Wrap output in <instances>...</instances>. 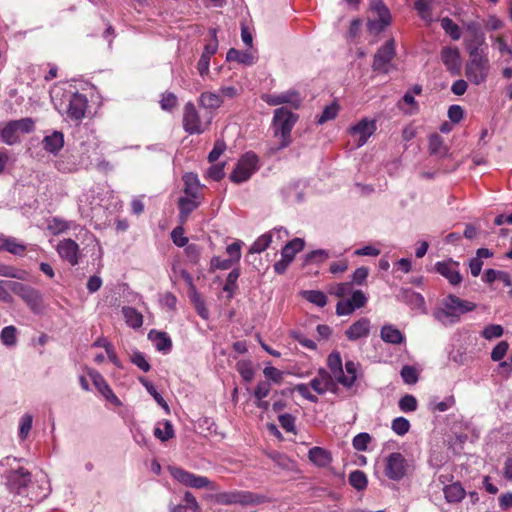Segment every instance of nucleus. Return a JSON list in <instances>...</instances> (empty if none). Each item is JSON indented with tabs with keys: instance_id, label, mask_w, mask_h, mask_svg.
I'll use <instances>...</instances> for the list:
<instances>
[{
	"instance_id": "1",
	"label": "nucleus",
	"mask_w": 512,
	"mask_h": 512,
	"mask_svg": "<svg viewBox=\"0 0 512 512\" xmlns=\"http://www.w3.org/2000/svg\"><path fill=\"white\" fill-rule=\"evenodd\" d=\"M476 304L471 301L463 300L453 294L445 297L441 306L433 311V317L444 326L456 324L460 320V315L475 310Z\"/></svg>"
},
{
	"instance_id": "2",
	"label": "nucleus",
	"mask_w": 512,
	"mask_h": 512,
	"mask_svg": "<svg viewBox=\"0 0 512 512\" xmlns=\"http://www.w3.org/2000/svg\"><path fill=\"white\" fill-rule=\"evenodd\" d=\"M297 115L290 110L281 107L274 111L273 117V131L274 136L279 139V144L275 148H271L273 153L288 147L291 142V132L297 122Z\"/></svg>"
},
{
	"instance_id": "3",
	"label": "nucleus",
	"mask_w": 512,
	"mask_h": 512,
	"mask_svg": "<svg viewBox=\"0 0 512 512\" xmlns=\"http://www.w3.org/2000/svg\"><path fill=\"white\" fill-rule=\"evenodd\" d=\"M327 365L331 371V375L336 382L346 388L354 385L357 379V363L354 361H346L345 372L342 367V359L339 352H332L327 359Z\"/></svg>"
},
{
	"instance_id": "4",
	"label": "nucleus",
	"mask_w": 512,
	"mask_h": 512,
	"mask_svg": "<svg viewBox=\"0 0 512 512\" xmlns=\"http://www.w3.org/2000/svg\"><path fill=\"white\" fill-rule=\"evenodd\" d=\"M372 16L368 19V30L370 33L379 34L391 23V14L382 0H370Z\"/></svg>"
},
{
	"instance_id": "5",
	"label": "nucleus",
	"mask_w": 512,
	"mask_h": 512,
	"mask_svg": "<svg viewBox=\"0 0 512 512\" xmlns=\"http://www.w3.org/2000/svg\"><path fill=\"white\" fill-rule=\"evenodd\" d=\"M258 169V156L253 152H247L239 159L235 169L230 175V179L237 184L246 182Z\"/></svg>"
},
{
	"instance_id": "6",
	"label": "nucleus",
	"mask_w": 512,
	"mask_h": 512,
	"mask_svg": "<svg viewBox=\"0 0 512 512\" xmlns=\"http://www.w3.org/2000/svg\"><path fill=\"white\" fill-rule=\"evenodd\" d=\"M8 286L14 294L19 296L26 303L32 312H41L43 308V297L37 289L21 282H9Z\"/></svg>"
},
{
	"instance_id": "7",
	"label": "nucleus",
	"mask_w": 512,
	"mask_h": 512,
	"mask_svg": "<svg viewBox=\"0 0 512 512\" xmlns=\"http://www.w3.org/2000/svg\"><path fill=\"white\" fill-rule=\"evenodd\" d=\"M169 472L175 480L187 487L196 489L207 488L209 490L215 489L214 485L207 477L196 475L180 467H169Z\"/></svg>"
},
{
	"instance_id": "8",
	"label": "nucleus",
	"mask_w": 512,
	"mask_h": 512,
	"mask_svg": "<svg viewBox=\"0 0 512 512\" xmlns=\"http://www.w3.org/2000/svg\"><path fill=\"white\" fill-rule=\"evenodd\" d=\"M210 124V120L203 121L192 102L185 104L183 109V129L190 135L201 134Z\"/></svg>"
},
{
	"instance_id": "9",
	"label": "nucleus",
	"mask_w": 512,
	"mask_h": 512,
	"mask_svg": "<svg viewBox=\"0 0 512 512\" xmlns=\"http://www.w3.org/2000/svg\"><path fill=\"white\" fill-rule=\"evenodd\" d=\"M489 59L467 61L465 65V76L474 85L486 82L490 72Z\"/></svg>"
},
{
	"instance_id": "10",
	"label": "nucleus",
	"mask_w": 512,
	"mask_h": 512,
	"mask_svg": "<svg viewBox=\"0 0 512 512\" xmlns=\"http://www.w3.org/2000/svg\"><path fill=\"white\" fill-rule=\"evenodd\" d=\"M395 54V42L393 39H390L375 53L373 69L378 72L388 73Z\"/></svg>"
},
{
	"instance_id": "11",
	"label": "nucleus",
	"mask_w": 512,
	"mask_h": 512,
	"mask_svg": "<svg viewBox=\"0 0 512 512\" xmlns=\"http://www.w3.org/2000/svg\"><path fill=\"white\" fill-rule=\"evenodd\" d=\"M408 464L401 453H391L386 460L385 474L391 479L398 481L402 479L407 472Z\"/></svg>"
},
{
	"instance_id": "12",
	"label": "nucleus",
	"mask_w": 512,
	"mask_h": 512,
	"mask_svg": "<svg viewBox=\"0 0 512 512\" xmlns=\"http://www.w3.org/2000/svg\"><path fill=\"white\" fill-rule=\"evenodd\" d=\"M375 131L376 122L367 118L360 120L349 129V133L357 140V147L365 145Z\"/></svg>"
},
{
	"instance_id": "13",
	"label": "nucleus",
	"mask_w": 512,
	"mask_h": 512,
	"mask_svg": "<svg viewBox=\"0 0 512 512\" xmlns=\"http://www.w3.org/2000/svg\"><path fill=\"white\" fill-rule=\"evenodd\" d=\"M87 98L85 95L80 93H73L69 97L68 104L66 106L67 117L73 121H79L85 116L87 109Z\"/></svg>"
},
{
	"instance_id": "14",
	"label": "nucleus",
	"mask_w": 512,
	"mask_h": 512,
	"mask_svg": "<svg viewBox=\"0 0 512 512\" xmlns=\"http://www.w3.org/2000/svg\"><path fill=\"white\" fill-rule=\"evenodd\" d=\"M262 99L271 106L290 104L295 109L299 108L302 102L300 95L295 90H288L278 94L263 95Z\"/></svg>"
},
{
	"instance_id": "15",
	"label": "nucleus",
	"mask_w": 512,
	"mask_h": 512,
	"mask_svg": "<svg viewBox=\"0 0 512 512\" xmlns=\"http://www.w3.org/2000/svg\"><path fill=\"white\" fill-rule=\"evenodd\" d=\"M436 271L445 277L453 285H459L462 282V276L459 271V263L451 259L439 261L435 264Z\"/></svg>"
},
{
	"instance_id": "16",
	"label": "nucleus",
	"mask_w": 512,
	"mask_h": 512,
	"mask_svg": "<svg viewBox=\"0 0 512 512\" xmlns=\"http://www.w3.org/2000/svg\"><path fill=\"white\" fill-rule=\"evenodd\" d=\"M334 379L328 371L320 369L317 375L310 381V387L320 395L328 391L334 392L337 383Z\"/></svg>"
},
{
	"instance_id": "17",
	"label": "nucleus",
	"mask_w": 512,
	"mask_h": 512,
	"mask_svg": "<svg viewBox=\"0 0 512 512\" xmlns=\"http://www.w3.org/2000/svg\"><path fill=\"white\" fill-rule=\"evenodd\" d=\"M281 240L288 236V232L283 227L275 228L271 232L259 236L249 248L250 254L261 253L265 251L272 242L273 237Z\"/></svg>"
},
{
	"instance_id": "18",
	"label": "nucleus",
	"mask_w": 512,
	"mask_h": 512,
	"mask_svg": "<svg viewBox=\"0 0 512 512\" xmlns=\"http://www.w3.org/2000/svg\"><path fill=\"white\" fill-rule=\"evenodd\" d=\"M88 375L90 376L94 386L98 390V392L109 402L120 405L121 402L119 398L114 394L111 387L104 379V377L96 370L90 369L88 371Z\"/></svg>"
},
{
	"instance_id": "19",
	"label": "nucleus",
	"mask_w": 512,
	"mask_h": 512,
	"mask_svg": "<svg viewBox=\"0 0 512 512\" xmlns=\"http://www.w3.org/2000/svg\"><path fill=\"white\" fill-rule=\"evenodd\" d=\"M441 61L452 75H458L461 71V58L456 47H444L440 53Z\"/></svg>"
},
{
	"instance_id": "20",
	"label": "nucleus",
	"mask_w": 512,
	"mask_h": 512,
	"mask_svg": "<svg viewBox=\"0 0 512 512\" xmlns=\"http://www.w3.org/2000/svg\"><path fill=\"white\" fill-rule=\"evenodd\" d=\"M59 256L70 265L75 266L79 262V245L72 239H64L57 245Z\"/></svg>"
},
{
	"instance_id": "21",
	"label": "nucleus",
	"mask_w": 512,
	"mask_h": 512,
	"mask_svg": "<svg viewBox=\"0 0 512 512\" xmlns=\"http://www.w3.org/2000/svg\"><path fill=\"white\" fill-rule=\"evenodd\" d=\"M30 482L31 473L23 467L11 471L8 476V483L11 489L17 491L18 494H21Z\"/></svg>"
},
{
	"instance_id": "22",
	"label": "nucleus",
	"mask_w": 512,
	"mask_h": 512,
	"mask_svg": "<svg viewBox=\"0 0 512 512\" xmlns=\"http://www.w3.org/2000/svg\"><path fill=\"white\" fill-rule=\"evenodd\" d=\"M308 459L319 468H327L331 465L333 457L329 450L315 446L308 451Z\"/></svg>"
},
{
	"instance_id": "23",
	"label": "nucleus",
	"mask_w": 512,
	"mask_h": 512,
	"mask_svg": "<svg viewBox=\"0 0 512 512\" xmlns=\"http://www.w3.org/2000/svg\"><path fill=\"white\" fill-rule=\"evenodd\" d=\"M371 323L366 317L354 322L345 332L346 337L351 341L367 337L370 333Z\"/></svg>"
},
{
	"instance_id": "24",
	"label": "nucleus",
	"mask_w": 512,
	"mask_h": 512,
	"mask_svg": "<svg viewBox=\"0 0 512 512\" xmlns=\"http://www.w3.org/2000/svg\"><path fill=\"white\" fill-rule=\"evenodd\" d=\"M201 203V198H194L190 196L180 197L178 200L179 208V221L180 224L186 223L191 212L196 210Z\"/></svg>"
},
{
	"instance_id": "25",
	"label": "nucleus",
	"mask_w": 512,
	"mask_h": 512,
	"mask_svg": "<svg viewBox=\"0 0 512 512\" xmlns=\"http://www.w3.org/2000/svg\"><path fill=\"white\" fill-rule=\"evenodd\" d=\"M380 338L392 345H400L405 342V335L393 324H385L381 327Z\"/></svg>"
},
{
	"instance_id": "26",
	"label": "nucleus",
	"mask_w": 512,
	"mask_h": 512,
	"mask_svg": "<svg viewBox=\"0 0 512 512\" xmlns=\"http://www.w3.org/2000/svg\"><path fill=\"white\" fill-rule=\"evenodd\" d=\"M260 502V497L247 491L226 493V504L251 505Z\"/></svg>"
},
{
	"instance_id": "27",
	"label": "nucleus",
	"mask_w": 512,
	"mask_h": 512,
	"mask_svg": "<svg viewBox=\"0 0 512 512\" xmlns=\"http://www.w3.org/2000/svg\"><path fill=\"white\" fill-rule=\"evenodd\" d=\"M184 194L194 198H201V185L198 176L194 173H186L182 177Z\"/></svg>"
},
{
	"instance_id": "28",
	"label": "nucleus",
	"mask_w": 512,
	"mask_h": 512,
	"mask_svg": "<svg viewBox=\"0 0 512 512\" xmlns=\"http://www.w3.org/2000/svg\"><path fill=\"white\" fill-rule=\"evenodd\" d=\"M42 144L44 150L56 155L64 146V135L60 131H54L44 137Z\"/></svg>"
},
{
	"instance_id": "29",
	"label": "nucleus",
	"mask_w": 512,
	"mask_h": 512,
	"mask_svg": "<svg viewBox=\"0 0 512 512\" xmlns=\"http://www.w3.org/2000/svg\"><path fill=\"white\" fill-rule=\"evenodd\" d=\"M226 61H236L243 66H252L256 62V57L250 51H240L231 48L226 52Z\"/></svg>"
},
{
	"instance_id": "30",
	"label": "nucleus",
	"mask_w": 512,
	"mask_h": 512,
	"mask_svg": "<svg viewBox=\"0 0 512 512\" xmlns=\"http://www.w3.org/2000/svg\"><path fill=\"white\" fill-rule=\"evenodd\" d=\"M148 338L154 343L158 351L167 353L172 348V341L166 332L151 330L148 334Z\"/></svg>"
},
{
	"instance_id": "31",
	"label": "nucleus",
	"mask_w": 512,
	"mask_h": 512,
	"mask_svg": "<svg viewBox=\"0 0 512 512\" xmlns=\"http://www.w3.org/2000/svg\"><path fill=\"white\" fill-rule=\"evenodd\" d=\"M0 251H7L13 255H23L26 246L17 241L14 237L0 234Z\"/></svg>"
},
{
	"instance_id": "32",
	"label": "nucleus",
	"mask_w": 512,
	"mask_h": 512,
	"mask_svg": "<svg viewBox=\"0 0 512 512\" xmlns=\"http://www.w3.org/2000/svg\"><path fill=\"white\" fill-rule=\"evenodd\" d=\"M271 391V384L269 381H260L255 390H254V397L256 399V406L258 408H261L263 410H267L269 408V402L265 401L264 399L270 394Z\"/></svg>"
},
{
	"instance_id": "33",
	"label": "nucleus",
	"mask_w": 512,
	"mask_h": 512,
	"mask_svg": "<svg viewBox=\"0 0 512 512\" xmlns=\"http://www.w3.org/2000/svg\"><path fill=\"white\" fill-rule=\"evenodd\" d=\"M244 245L243 241L236 240L226 246V270L233 264H237L241 258V249Z\"/></svg>"
},
{
	"instance_id": "34",
	"label": "nucleus",
	"mask_w": 512,
	"mask_h": 512,
	"mask_svg": "<svg viewBox=\"0 0 512 512\" xmlns=\"http://www.w3.org/2000/svg\"><path fill=\"white\" fill-rule=\"evenodd\" d=\"M122 313L129 327L137 329L143 325V315L135 308L124 306L122 307Z\"/></svg>"
},
{
	"instance_id": "35",
	"label": "nucleus",
	"mask_w": 512,
	"mask_h": 512,
	"mask_svg": "<svg viewBox=\"0 0 512 512\" xmlns=\"http://www.w3.org/2000/svg\"><path fill=\"white\" fill-rule=\"evenodd\" d=\"M222 102V96L218 93L203 92L199 97V103L205 109H218L222 105Z\"/></svg>"
},
{
	"instance_id": "36",
	"label": "nucleus",
	"mask_w": 512,
	"mask_h": 512,
	"mask_svg": "<svg viewBox=\"0 0 512 512\" xmlns=\"http://www.w3.org/2000/svg\"><path fill=\"white\" fill-rule=\"evenodd\" d=\"M445 499L449 503L460 502L465 497V490L460 483H452L444 488Z\"/></svg>"
},
{
	"instance_id": "37",
	"label": "nucleus",
	"mask_w": 512,
	"mask_h": 512,
	"mask_svg": "<svg viewBox=\"0 0 512 512\" xmlns=\"http://www.w3.org/2000/svg\"><path fill=\"white\" fill-rule=\"evenodd\" d=\"M305 242L301 238H294L288 242L281 250V256L293 261L296 253L300 252L304 248Z\"/></svg>"
},
{
	"instance_id": "38",
	"label": "nucleus",
	"mask_w": 512,
	"mask_h": 512,
	"mask_svg": "<svg viewBox=\"0 0 512 512\" xmlns=\"http://www.w3.org/2000/svg\"><path fill=\"white\" fill-rule=\"evenodd\" d=\"M174 435L173 425L168 420L158 423L154 428V436L162 442L168 441L173 438Z\"/></svg>"
},
{
	"instance_id": "39",
	"label": "nucleus",
	"mask_w": 512,
	"mask_h": 512,
	"mask_svg": "<svg viewBox=\"0 0 512 512\" xmlns=\"http://www.w3.org/2000/svg\"><path fill=\"white\" fill-rule=\"evenodd\" d=\"M429 151L432 155L437 157H444L448 152V148L444 144L443 139L438 134H432L429 137Z\"/></svg>"
},
{
	"instance_id": "40",
	"label": "nucleus",
	"mask_w": 512,
	"mask_h": 512,
	"mask_svg": "<svg viewBox=\"0 0 512 512\" xmlns=\"http://www.w3.org/2000/svg\"><path fill=\"white\" fill-rule=\"evenodd\" d=\"M0 137L7 145H13L19 142V134L13 122H8L2 129H0Z\"/></svg>"
},
{
	"instance_id": "41",
	"label": "nucleus",
	"mask_w": 512,
	"mask_h": 512,
	"mask_svg": "<svg viewBox=\"0 0 512 512\" xmlns=\"http://www.w3.org/2000/svg\"><path fill=\"white\" fill-rule=\"evenodd\" d=\"M301 296L308 302L322 308L327 304V296L319 290H304Z\"/></svg>"
},
{
	"instance_id": "42",
	"label": "nucleus",
	"mask_w": 512,
	"mask_h": 512,
	"mask_svg": "<svg viewBox=\"0 0 512 512\" xmlns=\"http://www.w3.org/2000/svg\"><path fill=\"white\" fill-rule=\"evenodd\" d=\"M433 0H417L414 3V8L416 9L420 18L426 23H430L432 21L431 14V3Z\"/></svg>"
},
{
	"instance_id": "43",
	"label": "nucleus",
	"mask_w": 512,
	"mask_h": 512,
	"mask_svg": "<svg viewBox=\"0 0 512 512\" xmlns=\"http://www.w3.org/2000/svg\"><path fill=\"white\" fill-rule=\"evenodd\" d=\"M349 484L358 491L364 490L367 487L368 480L363 471L355 470L349 474Z\"/></svg>"
},
{
	"instance_id": "44",
	"label": "nucleus",
	"mask_w": 512,
	"mask_h": 512,
	"mask_svg": "<svg viewBox=\"0 0 512 512\" xmlns=\"http://www.w3.org/2000/svg\"><path fill=\"white\" fill-rule=\"evenodd\" d=\"M240 276V269L239 267H235L228 273L226 276V298H231L235 294L237 290V284L236 281Z\"/></svg>"
},
{
	"instance_id": "45",
	"label": "nucleus",
	"mask_w": 512,
	"mask_h": 512,
	"mask_svg": "<svg viewBox=\"0 0 512 512\" xmlns=\"http://www.w3.org/2000/svg\"><path fill=\"white\" fill-rule=\"evenodd\" d=\"M236 370L246 382L251 381L254 377V368L250 360H239L236 363Z\"/></svg>"
},
{
	"instance_id": "46",
	"label": "nucleus",
	"mask_w": 512,
	"mask_h": 512,
	"mask_svg": "<svg viewBox=\"0 0 512 512\" xmlns=\"http://www.w3.org/2000/svg\"><path fill=\"white\" fill-rule=\"evenodd\" d=\"M491 41L493 42V46H495L502 56H507L508 58L504 61L509 63L512 60V49L506 43L505 39L502 36H491Z\"/></svg>"
},
{
	"instance_id": "47",
	"label": "nucleus",
	"mask_w": 512,
	"mask_h": 512,
	"mask_svg": "<svg viewBox=\"0 0 512 512\" xmlns=\"http://www.w3.org/2000/svg\"><path fill=\"white\" fill-rule=\"evenodd\" d=\"M401 378L405 384H416L419 379V370L410 365H404L400 371Z\"/></svg>"
},
{
	"instance_id": "48",
	"label": "nucleus",
	"mask_w": 512,
	"mask_h": 512,
	"mask_svg": "<svg viewBox=\"0 0 512 512\" xmlns=\"http://www.w3.org/2000/svg\"><path fill=\"white\" fill-rule=\"evenodd\" d=\"M26 275L27 272L25 270L18 269L10 265L0 264V276L25 280Z\"/></svg>"
},
{
	"instance_id": "49",
	"label": "nucleus",
	"mask_w": 512,
	"mask_h": 512,
	"mask_svg": "<svg viewBox=\"0 0 512 512\" xmlns=\"http://www.w3.org/2000/svg\"><path fill=\"white\" fill-rule=\"evenodd\" d=\"M441 27L443 30L453 39L459 40L461 37V32L459 26L454 23L450 18L444 17L441 19Z\"/></svg>"
},
{
	"instance_id": "50",
	"label": "nucleus",
	"mask_w": 512,
	"mask_h": 512,
	"mask_svg": "<svg viewBox=\"0 0 512 512\" xmlns=\"http://www.w3.org/2000/svg\"><path fill=\"white\" fill-rule=\"evenodd\" d=\"M467 43L466 48L468 50L469 59L468 61H476V60H484L489 59L488 54L485 51V49L480 48L481 45H479L477 42Z\"/></svg>"
},
{
	"instance_id": "51",
	"label": "nucleus",
	"mask_w": 512,
	"mask_h": 512,
	"mask_svg": "<svg viewBox=\"0 0 512 512\" xmlns=\"http://www.w3.org/2000/svg\"><path fill=\"white\" fill-rule=\"evenodd\" d=\"M410 422L408 419L404 417H397L393 419L391 424V429L393 432L399 436L406 435L410 430Z\"/></svg>"
},
{
	"instance_id": "52",
	"label": "nucleus",
	"mask_w": 512,
	"mask_h": 512,
	"mask_svg": "<svg viewBox=\"0 0 512 512\" xmlns=\"http://www.w3.org/2000/svg\"><path fill=\"white\" fill-rule=\"evenodd\" d=\"M206 178L212 181H220L224 178V163H211L207 169Z\"/></svg>"
},
{
	"instance_id": "53",
	"label": "nucleus",
	"mask_w": 512,
	"mask_h": 512,
	"mask_svg": "<svg viewBox=\"0 0 512 512\" xmlns=\"http://www.w3.org/2000/svg\"><path fill=\"white\" fill-rule=\"evenodd\" d=\"M398 405L402 412H414L418 407V402L413 395L407 394L400 398Z\"/></svg>"
},
{
	"instance_id": "54",
	"label": "nucleus",
	"mask_w": 512,
	"mask_h": 512,
	"mask_svg": "<svg viewBox=\"0 0 512 512\" xmlns=\"http://www.w3.org/2000/svg\"><path fill=\"white\" fill-rule=\"evenodd\" d=\"M17 329L14 326H6L2 329L0 338L4 345L14 346L16 344Z\"/></svg>"
},
{
	"instance_id": "55",
	"label": "nucleus",
	"mask_w": 512,
	"mask_h": 512,
	"mask_svg": "<svg viewBox=\"0 0 512 512\" xmlns=\"http://www.w3.org/2000/svg\"><path fill=\"white\" fill-rule=\"evenodd\" d=\"M33 417L30 414H24L19 422L18 436L21 440H25L32 428Z\"/></svg>"
},
{
	"instance_id": "56",
	"label": "nucleus",
	"mask_w": 512,
	"mask_h": 512,
	"mask_svg": "<svg viewBox=\"0 0 512 512\" xmlns=\"http://www.w3.org/2000/svg\"><path fill=\"white\" fill-rule=\"evenodd\" d=\"M330 257L329 251L325 249H317L306 254V263H322Z\"/></svg>"
},
{
	"instance_id": "57",
	"label": "nucleus",
	"mask_w": 512,
	"mask_h": 512,
	"mask_svg": "<svg viewBox=\"0 0 512 512\" xmlns=\"http://www.w3.org/2000/svg\"><path fill=\"white\" fill-rule=\"evenodd\" d=\"M504 329L499 324H490L486 326L483 331L481 332V335L486 340H492L494 338H499L503 335Z\"/></svg>"
},
{
	"instance_id": "58",
	"label": "nucleus",
	"mask_w": 512,
	"mask_h": 512,
	"mask_svg": "<svg viewBox=\"0 0 512 512\" xmlns=\"http://www.w3.org/2000/svg\"><path fill=\"white\" fill-rule=\"evenodd\" d=\"M370 441L371 436L368 433L362 432L354 436L352 445L353 448L357 451H366Z\"/></svg>"
},
{
	"instance_id": "59",
	"label": "nucleus",
	"mask_w": 512,
	"mask_h": 512,
	"mask_svg": "<svg viewBox=\"0 0 512 512\" xmlns=\"http://www.w3.org/2000/svg\"><path fill=\"white\" fill-rule=\"evenodd\" d=\"M338 111L339 107L336 103L326 106L317 120L318 124H324L329 120H333L337 116Z\"/></svg>"
},
{
	"instance_id": "60",
	"label": "nucleus",
	"mask_w": 512,
	"mask_h": 512,
	"mask_svg": "<svg viewBox=\"0 0 512 512\" xmlns=\"http://www.w3.org/2000/svg\"><path fill=\"white\" fill-rule=\"evenodd\" d=\"M263 374L267 380L272 381L276 384H281L284 376V373L281 370L273 366H266L263 369Z\"/></svg>"
},
{
	"instance_id": "61",
	"label": "nucleus",
	"mask_w": 512,
	"mask_h": 512,
	"mask_svg": "<svg viewBox=\"0 0 512 512\" xmlns=\"http://www.w3.org/2000/svg\"><path fill=\"white\" fill-rule=\"evenodd\" d=\"M467 31L473 36L474 42H477L479 45H482L484 42V35L481 31L480 24L475 21L468 22L466 24Z\"/></svg>"
},
{
	"instance_id": "62",
	"label": "nucleus",
	"mask_w": 512,
	"mask_h": 512,
	"mask_svg": "<svg viewBox=\"0 0 512 512\" xmlns=\"http://www.w3.org/2000/svg\"><path fill=\"white\" fill-rule=\"evenodd\" d=\"M180 226L175 227L171 232V239L173 243L178 247H184L188 243V238L184 236V229Z\"/></svg>"
},
{
	"instance_id": "63",
	"label": "nucleus",
	"mask_w": 512,
	"mask_h": 512,
	"mask_svg": "<svg viewBox=\"0 0 512 512\" xmlns=\"http://www.w3.org/2000/svg\"><path fill=\"white\" fill-rule=\"evenodd\" d=\"M509 349L507 341H500L491 352V359L495 362L501 361Z\"/></svg>"
},
{
	"instance_id": "64",
	"label": "nucleus",
	"mask_w": 512,
	"mask_h": 512,
	"mask_svg": "<svg viewBox=\"0 0 512 512\" xmlns=\"http://www.w3.org/2000/svg\"><path fill=\"white\" fill-rule=\"evenodd\" d=\"M131 362L144 372H148L151 368L149 362L146 360L142 352L135 351L131 355Z\"/></svg>"
}]
</instances>
